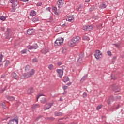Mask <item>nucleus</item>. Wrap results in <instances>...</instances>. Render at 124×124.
Returning <instances> with one entry per match:
<instances>
[{
  "label": "nucleus",
  "mask_w": 124,
  "mask_h": 124,
  "mask_svg": "<svg viewBox=\"0 0 124 124\" xmlns=\"http://www.w3.org/2000/svg\"><path fill=\"white\" fill-rule=\"evenodd\" d=\"M27 52H28V49H23L20 52L21 54H27Z\"/></svg>",
  "instance_id": "31"
},
{
  "label": "nucleus",
  "mask_w": 124,
  "mask_h": 124,
  "mask_svg": "<svg viewBox=\"0 0 124 124\" xmlns=\"http://www.w3.org/2000/svg\"><path fill=\"white\" fill-rule=\"evenodd\" d=\"M7 99H8L9 100H10V101H13L15 99V98L14 97H10V96H6Z\"/></svg>",
  "instance_id": "20"
},
{
  "label": "nucleus",
  "mask_w": 124,
  "mask_h": 124,
  "mask_svg": "<svg viewBox=\"0 0 124 124\" xmlns=\"http://www.w3.org/2000/svg\"><path fill=\"white\" fill-rule=\"evenodd\" d=\"M46 10H48V11H51V10L49 9V8H47Z\"/></svg>",
  "instance_id": "62"
},
{
  "label": "nucleus",
  "mask_w": 124,
  "mask_h": 124,
  "mask_svg": "<svg viewBox=\"0 0 124 124\" xmlns=\"http://www.w3.org/2000/svg\"><path fill=\"white\" fill-rule=\"evenodd\" d=\"M72 40H73L74 43L77 44L78 43H79V42H80V41L81 40V38H80V37L79 36L74 37L72 39Z\"/></svg>",
  "instance_id": "6"
},
{
  "label": "nucleus",
  "mask_w": 124,
  "mask_h": 124,
  "mask_svg": "<svg viewBox=\"0 0 124 124\" xmlns=\"http://www.w3.org/2000/svg\"><path fill=\"white\" fill-rule=\"evenodd\" d=\"M53 10H54V11H55V14H57V7H53V8H52Z\"/></svg>",
  "instance_id": "42"
},
{
  "label": "nucleus",
  "mask_w": 124,
  "mask_h": 124,
  "mask_svg": "<svg viewBox=\"0 0 124 124\" xmlns=\"http://www.w3.org/2000/svg\"><path fill=\"white\" fill-rule=\"evenodd\" d=\"M98 30H100V29H102V24L99 25L97 27Z\"/></svg>",
  "instance_id": "43"
},
{
  "label": "nucleus",
  "mask_w": 124,
  "mask_h": 124,
  "mask_svg": "<svg viewBox=\"0 0 124 124\" xmlns=\"http://www.w3.org/2000/svg\"><path fill=\"white\" fill-rule=\"evenodd\" d=\"M81 62H83V60H82V58H78V65H80V64H81Z\"/></svg>",
  "instance_id": "21"
},
{
  "label": "nucleus",
  "mask_w": 124,
  "mask_h": 124,
  "mask_svg": "<svg viewBox=\"0 0 124 124\" xmlns=\"http://www.w3.org/2000/svg\"><path fill=\"white\" fill-rule=\"evenodd\" d=\"M57 3L58 7L61 8V7H62V5H63V3H64V0H59Z\"/></svg>",
  "instance_id": "9"
},
{
  "label": "nucleus",
  "mask_w": 124,
  "mask_h": 124,
  "mask_svg": "<svg viewBox=\"0 0 124 124\" xmlns=\"http://www.w3.org/2000/svg\"><path fill=\"white\" fill-rule=\"evenodd\" d=\"M67 50V48H66V47H62V54H64L65 53H66Z\"/></svg>",
  "instance_id": "24"
},
{
  "label": "nucleus",
  "mask_w": 124,
  "mask_h": 124,
  "mask_svg": "<svg viewBox=\"0 0 124 124\" xmlns=\"http://www.w3.org/2000/svg\"><path fill=\"white\" fill-rule=\"evenodd\" d=\"M27 48H28L29 50H31L32 49H33V47L31 46H27Z\"/></svg>",
  "instance_id": "41"
},
{
  "label": "nucleus",
  "mask_w": 124,
  "mask_h": 124,
  "mask_svg": "<svg viewBox=\"0 0 124 124\" xmlns=\"http://www.w3.org/2000/svg\"><path fill=\"white\" fill-rule=\"evenodd\" d=\"M1 106H2L3 108H4V109H6V108H7V107L5 106V103L4 102H2L1 104Z\"/></svg>",
  "instance_id": "35"
},
{
  "label": "nucleus",
  "mask_w": 124,
  "mask_h": 124,
  "mask_svg": "<svg viewBox=\"0 0 124 124\" xmlns=\"http://www.w3.org/2000/svg\"><path fill=\"white\" fill-rule=\"evenodd\" d=\"M90 0H85L86 2H89Z\"/></svg>",
  "instance_id": "63"
},
{
  "label": "nucleus",
  "mask_w": 124,
  "mask_h": 124,
  "mask_svg": "<svg viewBox=\"0 0 124 124\" xmlns=\"http://www.w3.org/2000/svg\"><path fill=\"white\" fill-rule=\"evenodd\" d=\"M45 108H44V110H49V109H50V108H51V107H52V104L51 103H48L47 104L46 106H45Z\"/></svg>",
  "instance_id": "11"
},
{
  "label": "nucleus",
  "mask_w": 124,
  "mask_h": 124,
  "mask_svg": "<svg viewBox=\"0 0 124 124\" xmlns=\"http://www.w3.org/2000/svg\"><path fill=\"white\" fill-rule=\"evenodd\" d=\"M56 72L60 78H62V75H63V70L57 69L56 70Z\"/></svg>",
  "instance_id": "8"
},
{
  "label": "nucleus",
  "mask_w": 124,
  "mask_h": 124,
  "mask_svg": "<svg viewBox=\"0 0 124 124\" xmlns=\"http://www.w3.org/2000/svg\"><path fill=\"white\" fill-rule=\"evenodd\" d=\"M0 20H1V21H5L6 20V17L3 16H0Z\"/></svg>",
  "instance_id": "33"
},
{
  "label": "nucleus",
  "mask_w": 124,
  "mask_h": 124,
  "mask_svg": "<svg viewBox=\"0 0 124 124\" xmlns=\"http://www.w3.org/2000/svg\"><path fill=\"white\" fill-rule=\"evenodd\" d=\"M11 3H13L12 4V7L14 8V9H16L18 6H19V2L17 0H14L13 2H11V0L10 1Z\"/></svg>",
  "instance_id": "3"
},
{
  "label": "nucleus",
  "mask_w": 124,
  "mask_h": 124,
  "mask_svg": "<svg viewBox=\"0 0 124 124\" xmlns=\"http://www.w3.org/2000/svg\"><path fill=\"white\" fill-rule=\"evenodd\" d=\"M32 47L33 49H37L38 46H37V44H35Z\"/></svg>",
  "instance_id": "38"
},
{
  "label": "nucleus",
  "mask_w": 124,
  "mask_h": 124,
  "mask_svg": "<svg viewBox=\"0 0 124 124\" xmlns=\"http://www.w3.org/2000/svg\"><path fill=\"white\" fill-rule=\"evenodd\" d=\"M21 1H29V0H21Z\"/></svg>",
  "instance_id": "60"
},
{
  "label": "nucleus",
  "mask_w": 124,
  "mask_h": 124,
  "mask_svg": "<svg viewBox=\"0 0 124 124\" xmlns=\"http://www.w3.org/2000/svg\"><path fill=\"white\" fill-rule=\"evenodd\" d=\"M35 72V71H34V70L31 69L29 72L23 74V76H24V78H27L30 77H31V76L33 75V74H34Z\"/></svg>",
  "instance_id": "1"
},
{
  "label": "nucleus",
  "mask_w": 124,
  "mask_h": 124,
  "mask_svg": "<svg viewBox=\"0 0 124 124\" xmlns=\"http://www.w3.org/2000/svg\"><path fill=\"white\" fill-rule=\"evenodd\" d=\"M87 77H88V75H85L83 78L81 79V82H84L86 79H87Z\"/></svg>",
  "instance_id": "25"
},
{
  "label": "nucleus",
  "mask_w": 124,
  "mask_h": 124,
  "mask_svg": "<svg viewBox=\"0 0 124 124\" xmlns=\"http://www.w3.org/2000/svg\"><path fill=\"white\" fill-rule=\"evenodd\" d=\"M42 117V116H40L37 117L36 118L35 121H37L38 120H39V119H41V118Z\"/></svg>",
  "instance_id": "54"
},
{
  "label": "nucleus",
  "mask_w": 124,
  "mask_h": 124,
  "mask_svg": "<svg viewBox=\"0 0 124 124\" xmlns=\"http://www.w3.org/2000/svg\"><path fill=\"white\" fill-rule=\"evenodd\" d=\"M47 120H49L50 121H52L53 120H54V118L53 117H48L47 118Z\"/></svg>",
  "instance_id": "50"
},
{
  "label": "nucleus",
  "mask_w": 124,
  "mask_h": 124,
  "mask_svg": "<svg viewBox=\"0 0 124 124\" xmlns=\"http://www.w3.org/2000/svg\"><path fill=\"white\" fill-rule=\"evenodd\" d=\"M27 33L29 35H31L33 33V29H29L27 30Z\"/></svg>",
  "instance_id": "16"
},
{
  "label": "nucleus",
  "mask_w": 124,
  "mask_h": 124,
  "mask_svg": "<svg viewBox=\"0 0 124 124\" xmlns=\"http://www.w3.org/2000/svg\"><path fill=\"white\" fill-rule=\"evenodd\" d=\"M102 108V105H100L97 107L96 109L99 110V109H101Z\"/></svg>",
  "instance_id": "40"
},
{
  "label": "nucleus",
  "mask_w": 124,
  "mask_h": 124,
  "mask_svg": "<svg viewBox=\"0 0 124 124\" xmlns=\"http://www.w3.org/2000/svg\"><path fill=\"white\" fill-rule=\"evenodd\" d=\"M32 21L34 23H36V22H38V21H39V19L38 17H34L32 18Z\"/></svg>",
  "instance_id": "29"
},
{
  "label": "nucleus",
  "mask_w": 124,
  "mask_h": 124,
  "mask_svg": "<svg viewBox=\"0 0 124 124\" xmlns=\"http://www.w3.org/2000/svg\"><path fill=\"white\" fill-rule=\"evenodd\" d=\"M75 44H76L75 43L73 42V41L72 39H71V41L68 42V45L70 47H73V46H75Z\"/></svg>",
  "instance_id": "12"
},
{
  "label": "nucleus",
  "mask_w": 124,
  "mask_h": 124,
  "mask_svg": "<svg viewBox=\"0 0 124 124\" xmlns=\"http://www.w3.org/2000/svg\"><path fill=\"white\" fill-rule=\"evenodd\" d=\"M112 80H116V77L114 75H111Z\"/></svg>",
  "instance_id": "48"
},
{
  "label": "nucleus",
  "mask_w": 124,
  "mask_h": 124,
  "mask_svg": "<svg viewBox=\"0 0 124 124\" xmlns=\"http://www.w3.org/2000/svg\"><path fill=\"white\" fill-rule=\"evenodd\" d=\"M31 69L30 65H27L25 67V71L28 72Z\"/></svg>",
  "instance_id": "32"
},
{
  "label": "nucleus",
  "mask_w": 124,
  "mask_h": 124,
  "mask_svg": "<svg viewBox=\"0 0 124 124\" xmlns=\"http://www.w3.org/2000/svg\"><path fill=\"white\" fill-rule=\"evenodd\" d=\"M40 107V106L38 104H34L32 106V109L33 111H34L35 109H37V108H39Z\"/></svg>",
  "instance_id": "13"
},
{
  "label": "nucleus",
  "mask_w": 124,
  "mask_h": 124,
  "mask_svg": "<svg viewBox=\"0 0 124 124\" xmlns=\"http://www.w3.org/2000/svg\"><path fill=\"white\" fill-rule=\"evenodd\" d=\"M2 58H3V55L1 54L0 57V62H2ZM0 65H1V64H0Z\"/></svg>",
  "instance_id": "37"
},
{
  "label": "nucleus",
  "mask_w": 124,
  "mask_h": 124,
  "mask_svg": "<svg viewBox=\"0 0 124 124\" xmlns=\"http://www.w3.org/2000/svg\"><path fill=\"white\" fill-rule=\"evenodd\" d=\"M119 107H120V105H118V107H117V108H110V111H113V110H114V109H115L116 110V109H118V108H119Z\"/></svg>",
  "instance_id": "49"
},
{
  "label": "nucleus",
  "mask_w": 124,
  "mask_h": 124,
  "mask_svg": "<svg viewBox=\"0 0 124 124\" xmlns=\"http://www.w3.org/2000/svg\"><path fill=\"white\" fill-rule=\"evenodd\" d=\"M99 7V8H101V9H103V8H105V7H106V5L105 4H100Z\"/></svg>",
  "instance_id": "28"
},
{
  "label": "nucleus",
  "mask_w": 124,
  "mask_h": 124,
  "mask_svg": "<svg viewBox=\"0 0 124 124\" xmlns=\"http://www.w3.org/2000/svg\"><path fill=\"white\" fill-rule=\"evenodd\" d=\"M38 62V60L36 58L33 59L32 60V62Z\"/></svg>",
  "instance_id": "44"
},
{
  "label": "nucleus",
  "mask_w": 124,
  "mask_h": 124,
  "mask_svg": "<svg viewBox=\"0 0 124 124\" xmlns=\"http://www.w3.org/2000/svg\"><path fill=\"white\" fill-rule=\"evenodd\" d=\"M82 8H83V6L82 5H80L77 7V10H78V11H81Z\"/></svg>",
  "instance_id": "22"
},
{
  "label": "nucleus",
  "mask_w": 124,
  "mask_h": 124,
  "mask_svg": "<svg viewBox=\"0 0 124 124\" xmlns=\"http://www.w3.org/2000/svg\"><path fill=\"white\" fill-rule=\"evenodd\" d=\"M110 88L112 89V90H113V91L115 92V93L120 92V88L119 86H118V85L113 84L110 87Z\"/></svg>",
  "instance_id": "7"
},
{
  "label": "nucleus",
  "mask_w": 124,
  "mask_h": 124,
  "mask_svg": "<svg viewBox=\"0 0 124 124\" xmlns=\"http://www.w3.org/2000/svg\"><path fill=\"white\" fill-rule=\"evenodd\" d=\"M83 40H90V38H89V37H88L87 36H84L83 37Z\"/></svg>",
  "instance_id": "36"
},
{
  "label": "nucleus",
  "mask_w": 124,
  "mask_h": 124,
  "mask_svg": "<svg viewBox=\"0 0 124 124\" xmlns=\"http://www.w3.org/2000/svg\"><path fill=\"white\" fill-rule=\"evenodd\" d=\"M67 88H68V87L67 86H63V89L64 91H65V90H66V89H67Z\"/></svg>",
  "instance_id": "51"
},
{
  "label": "nucleus",
  "mask_w": 124,
  "mask_h": 124,
  "mask_svg": "<svg viewBox=\"0 0 124 124\" xmlns=\"http://www.w3.org/2000/svg\"><path fill=\"white\" fill-rule=\"evenodd\" d=\"M107 54H108V56H112V53H111V51H108L107 52Z\"/></svg>",
  "instance_id": "46"
},
{
  "label": "nucleus",
  "mask_w": 124,
  "mask_h": 124,
  "mask_svg": "<svg viewBox=\"0 0 124 124\" xmlns=\"http://www.w3.org/2000/svg\"><path fill=\"white\" fill-rule=\"evenodd\" d=\"M40 97H41V102L42 103H45V102H46V101H47V100H46V98L42 95H39L37 97V98H37V101H38V98H39Z\"/></svg>",
  "instance_id": "5"
},
{
  "label": "nucleus",
  "mask_w": 124,
  "mask_h": 124,
  "mask_svg": "<svg viewBox=\"0 0 124 124\" xmlns=\"http://www.w3.org/2000/svg\"><path fill=\"white\" fill-rule=\"evenodd\" d=\"M87 96V93L86 92H84L83 94V97H86Z\"/></svg>",
  "instance_id": "52"
},
{
  "label": "nucleus",
  "mask_w": 124,
  "mask_h": 124,
  "mask_svg": "<svg viewBox=\"0 0 124 124\" xmlns=\"http://www.w3.org/2000/svg\"><path fill=\"white\" fill-rule=\"evenodd\" d=\"M83 30H84V31H87V26L85 25L83 27Z\"/></svg>",
  "instance_id": "45"
},
{
  "label": "nucleus",
  "mask_w": 124,
  "mask_h": 124,
  "mask_svg": "<svg viewBox=\"0 0 124 124\" xmlns=\"http://www.w3.org/2000/svg\"><path fill=\"white\" fill-rule=\"evenodd\" d=\"M113 60H117V57L114 56L113 58Z\"/></svg>",
  "instance_id": "58"
},
{
  "label": "nucleus",
  "mask_w": 124,
  "mask_h": 124,
  "mask_svg": "<svg viewBox=\"0 0 124 124\" xmlns=\"http://www.w3.org/2000/svg\"><path fill=\"white\" fill-rule=\"evenodd\" d=\"M48 52H49V49H48V48H43L42 50V53L43 54H47Z\"/></svg>",
  "instance_id": "19"
},
{
  "label": "nucleus",
  "mask_w": 124,
  "mask_h": 124,
  "mask_svg": "<svg viewBox=\"0 0 124 124\" xmlns=\"http://www.w3.org/2000/svg\"><path fill=\"white\" fill-rule=\"evenodd\" d=\"M7 32L8 37H10V36H11V33L10 29H7Z\"/></svg>",
  "instance_id": "27"
},
{
  "label": "nucleus",
  "mask_w": 124,
  "mask_h": 124,
  "mask_svg": "<svg viewBox=\"0 0 124 124\" xmlns=\"http://www.w3.org/2000/svg\"><path fill=\"white\" fill-rule=\"evenodd\" d=\"M80 57H81V58H84V54H82L80 55Z\"/></svg>",
  "instance_id": "59"
},
{
  "label": "nucleus",
  "mask_w": 124,
  "mask_h": 124,
  "mask_svg": "<svg viewBox=\"0 0 124 124\" xmlns=\"http://www.w3.org/2000/svg\"><path fill=\"white\" fill-rule=\"evenodd\" d=\"M30 15L31 17H33V16H35L36 15V12L34 11H31L30 12Z\"/></svg>",
  "instance_id": "18"
},
{
  "label": "nucleus",
  "mask_w": 124,
  "mask_h": 124,
  "mask_svg": "<svg viewBox=\"0 0 124 124\" xmlns=\"http://www.w3.org/2000/svg\"><path fill=\"white\" fill-rule=\"evenodd\" d=\"M60 101H62V98H60Z\"/></svg>",
  "instance_id": "64"
},
{
  "label": "nucleus",
  "mask_w": 124,
  "mask_h": 124,
  "mask_svg": "<svg viewBox=\"0 0 124 124\" xmlns=\"http://www.w3.org/2000/svg\"><path fill=\"white\" fill-rule=\"evenodd\" d=\"M1 31H4V28L1 27Z\"/></svg>",
  "instance_id": "61"
},
{
  "label": "nucleus",
  "mask_w": 124,
  "mask_h": 124,
  "mask_svg": "<svg viewBox=\"0 0 124 124\" xmlns=\"http://www.w3.org/2000/svg\"><path fill=\"white\" fill-rule=\"evenodd\" d=\"M63 81L65 83L66 82H68V81H69V78H68V77H64L63 78Z\"/></svg>",
  "instance_id": "23"
},
{
  "label": "nucleus",
  "mask_w": 124,
  "mask_h": 124,
  "mask_svg": "<svg viewBox=\"0 0 124 124\" xmlns=\"http://www.w3.org/2000/svg\"><path fill=\"white\" fill-rule=\"evenodd\" d=\"M62 62H58L57 63V64H58V65H62Z\"/></svg>",
  "instance_id": "56"
},
{
  "label": "nucleus",
  "mask_w": 124,
  "mask_h": 124,
  "mask_svg": "<svg viewBox=\"0 0 124 124\" xmlns=\"http://www.w3.org/2000/svg\"><path fill=\"white\" fill-rule=\"evenodd\" d=\"M67 85L68 86H70V85H71V82H69V83H67Z\"/></svg>",
  "instance_id": "57"
},
{
  "label": "nucleus",
  "mask_w": 124,
  "mask_h": 124,
  "mask_svg": "<svg viewBox=\"0 0 124 124\" xmlns=\"http://www.w3.org/2000/svg\"><path fill=\"white\" fill-rule=\"evenodd\" d=\"M94 56L97 60H98L99 59L102 58V53H100V50H97L96 51V53L94 54Z\"/></svg>",
  "instance_id": "4"
},
{
  "label": "nucleus",
  "mask_w": 124,
  "mask_h": 124,
  "mask_svg": "<svg viewBox=\"0 0 124 124\" xmlns=\"http://www.w3.org/2000/svg\"><path fill=\"white\" fill-rule=\"evenodd\" d=\"M66 19L67 21H68V22H73L74 21V18L72 16H68Z\"/></svg>",
  "instance_id": "10"
},
{
  "label": "nucleus",
  "mask_w": 124,
  "mask_h": 124,
  "mask_svg": "<svg viewBox=\"0 0 124 124\" xmlns=\"http://www.w3.org/2000/svg\"><path fill=\"white\" fill-rule=\"evenodd\" d=\"M93 30V26L91 25L87 26V31H92Z\"/></svg>",
  "instance_id": "34"
},
{
  "label": "nucleus",
  "mask_w": 124,
  "mask_h": 124,
  "mask_svg": "<svg viewBox=\"0 0 124 124\" xmlns=\"http://www.w3.org/2000/svg\"><path fill=\"white\" fill-rule=\"evenodd\" d=\"M32 93H33V88L32 87H31L28 90L27 93L28 94H31Z\"/></svg>",
  "instance_id": "14"
},
{
  "label": "nucleus",
  "mask_w": 124,
  "mask_h": 124,
  "mask_svg": "<svg viewBox=\"0 0 124 124\" xmlns=\"http://www.w3.org/2000/svg\"><path fill=\"white\" fill-rule=\"evenodd\" d=\"M113 45H114L115 47H117V48H119L120 47V46L118 44H113Z\"/></svg>",
  "instance_id": "53"
},
{
  "label": "nucleus",
  "mask_w": 124,
  "mask_h": 124,
  "mask_svg": "<svg viewBox=\"0 0 124 124\" xmlns=\"http://www.w3.org/2000/svg\"><path fill=\"white\" fill-rule=\"evenodd\" d=\"M48 68L50 70H52V69H53V68H54V66H53V65H52V64H50L48 66Z\"/></svg>",
  "instance_id": "39"
},
{
  "label": "nucleus",
  "mask_w": 124,
  "mask_h": 124,
  "mask_svg": "<svg viewBox=\"0 0 124 124\" xmlns=\"http://www.w3.org/2000/svg\"><path fill=\"white\" fill-rule=\"evenodd\" d=\"M12 76L13 77V78H15L16 80H18L19 79V76H17V74L15 73H13L12 74Z\"/></svg>",
  "instance_id": "15"
},
{
  "label": "nucleus",
  "mask_w": 124,
  "mask_h": 124,
  "mask_svg": "<svg viewBox=\"0 0 124 124\" xmlns=\"http://www.w3.org/2000/svg\"><path fill=\"white\" fill-rule=\"evenodd\" d=\"M96 6L92 7L89 8V11H93L95 9H96Z\"/></svg>",
  "instance_id": "30"
},
{
  "label": "nucleus",
  "mask_w": 124,
  "mask_h": 124,
  "mask_svg": "<svg viewBox=\"0 0 124 124\" xmlns=\"http://www.w3.org/2000/svg\"><path fill=\"white\" fill-rule=\"evenodd\" d=\"M63 43V38H58L56 39L54 42L55 46H60L62 45Z\"/></svg>",
  "instance_id": "2"
},
{
  "label": "nucleus",
  "mask_w": 124,
  "mask_h": 124,
  "mask_svg": "<svg viewBox=\"0 0 124 124\" xmlns=\"http://www.w3.org/2000/svg\"><path fill=\"white\" fill-rule=\"evenodd\" d=\"M55 116L56 117L62 116V112H55Z\"/></svg>",
  "instance_id": "26"
},
{
  "label": "nucleus",
  "mask_w": 124,
  "mask_h": 124,
  "mask_svg": "<svg viewBox=\"0 0 124 124\" xmlns=\"http://www.w3.org/2000/svg\"><path fill=\"white\" fill-rule=\"evenodd\" d=\"M112 101H114V97L113 96H111L109 99L108 100L107 103L108 104H110L111 102H112Z\"/></svg>",
  "instance_id": "17"
},
{
  "label": "nucleus",
  "mask_w": 124,
  "mask_h": 124,
  "mask_svg": "<svg viewBox=\"0 0 124 124\" xmlns=\"http://www.w3.org/2000/svg\"><path fill=\"white\" fill-rule=\"evenodd\" d=\"M10 63V61H7L6 62L5 65H7L8 64H9Z\"/></svg>",
  "instance_id": "55"
},
{
  "label": "nucleus",
  "mask_w": 124,
  "mask_h": 124,
  "mask_svg": "<svg viewBox=\"0 0 124 124\" xmlns=\"http://www.w3.org/2000/svg\"><path fill=\"white\" fill-rule=\"evenodd\" d=\"M98 16H96L93 17V20H98Z\"/></svg>",
  "instance_id": "47"
}]
</instances>
